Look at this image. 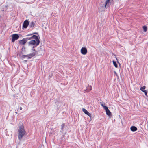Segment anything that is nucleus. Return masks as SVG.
I'll use <instances>...</instances> for the list:
<instances>
[{
    "label": "nucleus",
    "instance_id": "4468645a",
    "mask_svg": "<svg viewBox=\"0 0 148 148\" xmlns=\"http://www.w3.org/2000/svg\"><path fill=\"white\" fill-rule=\"evenodd\" d=\"M55 103L56 105L57 106V107L58 108L60 107L61 105V103H60V102L57 101Z\"/></svg>",
    "mask_w": 148,
    "mask_h": 148
},
{
    "label": "nucleus",
    "instance_id": "dca6fc26",
    "mask_svg": "<svg viewBox=\"0 0 148 148\" xmlns=\"http://www.w3.org/2000/svg\"><path fill=\"white\" fill-rule=\"evenodd\" d=\"M21 57L23 59L25 58L26 57H27V58L28 57V54L26 55H22L21 56Z\"/></svg>",
    "mask_w": 148,
    "mask_h": 148
},
{
    "label": "nucleus",
    "instance_id": "aec40b11",
    "mask_svg": "<svg viewBox=\"0 0 148 148\" xmlns=\"http://www.w3.org/2000/svg\"><path fill=\"white\" fill-rule=\"evenodd\" d=\"M113 64L114 65V66L115 67H118V65L117 64H116V62L115 61H113Z\"/></svg>",
    "mask_w": 148,
    "mask_h": 148
},
{
    "label": "nucleus",
    "instance_id": "f3484780",
    "mask_svg": "<svg viewBox=\"0 0 148 148\" xmlns=\"http://www.w3.org/2000/svg\"><path fill=\"white\" fill-rule=\"evenodd\" d=\"M143 29L144 30V31L145 32L147 31V27L146 26H143Z\"/></svg>",
    "mask_w": 148,
    "mask_h": 148
},
{
    "label": "nucleus",
    "instance_id": "6ab92c4d",
    "mask_svg": "<svg viewBox=\"0 0 148 148\" xmlns=\"http://www.w3.org/2000/svg\"><path fill=\"white\" fill-rule=\"evenodd\" d=\"M82 111L86 114L88 112L84 108L82 109Z\"/></svg>",
    "mask_w": 148,
    "mask_h": 148
},
{
    "label": "nucleus",
    "instance_id": "a211bd4d",
    "mask_svg": "<svg viewBox=\"0 0 148 148\" xmlns=\"http://www.w3.org/2000/svg\"><path fill=\"white\" fill-rule=\"evenodd\" d=\"M100 103H101V105L103 107V108H104V109H105L106 108L105 107H106V108H107V107L105 106V103H104V104H103V103H101V102H100Z\"/></svg>",
    "mask_w": 148,
    "mask_h": 148
},
{
    "label": "nucleus",
    "instance_id": "5701e85b",
    "mask_svg": "<svg viewBox=\"0 0 148 148\" xmlns=\"http://www.w3.org/2000/svg\"><path fill=\"white\" fill-rule=\"evenodd\" d=\"M142 91L145 94L146 96H147V90H144L143 91Z\"/></svg>",
    "mask_w": 148,
    "mask_h": 148
},
{
    "label": "nucleus",
    "instance_id": "39448f33",
    "mask_svg": "<svg viewBox=\"0 0 148 148\" xmlns=\"http://www.w3.org/2000/svg\"><path fill=\"white\" fill-rule=\"evenodd\" d=\"M12 41L14 42L15 40L18 39L19 38V36L18 34H13L12 35Z\"/></svg>",
    "mask_w": 148,
    "mask_h": 148
},
{
    "label": "nucleus",
    "instance_id": "c756f323",
    "mask_svg": "<svg viewBox=\"0 0 148 148\" xmlns=\"http://www.w3.org/2000/svg\"><path fill=\"white\" fill-rule=\"evenodd\" d=\"M18 112H15V113L16 114H17V113H18Z\"/></svg>",
    "mask_w": 148,
    "mask_h": 148
},
{
    "label": "nucleus",
    "instance_id": "412c9836",
    "mask_svg": "<svg viewBox=\"0 0 148 148\" xmlns=\"http://www.w3.org/2000/svg\"><path fill=\"white\" fill-rule=\"evenodd\" d=\"M145 88L146 87L145 86H143L141 87L140 90L141 91H142L144 90L145 89Z\"/></svg>",
    "mask_w": 148,
    "mask_h": 148
},
{
    "label": "nucleus",
    "instance_id": "7c9ffc66",
    "mask_svg": "<svg viewBox=\"0 0 148 148\" xmlns=\"http://www.w3.org/2000/svg\"><path fill=\"white\" fill-rule=\"evenodd\" d=\"M23 54V53L22 52H21V54Z\"/></svg>",
    "mask_w": 148,
    "mask_h": 148
},
{
    "label": "nucleus",
    "instance_id": "f8f14e48",
    "mask_svg": "<svg viewBox=\"0 0 148 148\" xmlns=\"http://www.w3.org/2000/svg\"><path fill=\"white\" fill-rule=\"evenodd\" d=\"M66 125H65L64 123H63L61 125V131L60 132H63V130L65 127L66 126Z\"/></svg>",
    "mask_w": 148,
    "mask_h": 148
},
{
    "label": "nucleus",
    "instance_id": "2eb2a0df",
    "mask_svg": "<svg viewBox=\"0 0 148 148\" xmlns=\"http://www.w3.org/2000/svg\"><path fill=\"white\" fill-rule=\"evenodd\" d=\"M92 89L91 86H88V87L87 88L86 90L87 92H89Z\"/></svg>",
    "mask_w": 148,
    "mask_h": 148
},
{
    "label": "nucleus",
    "instance_id": "f257e3e1",
    "mask_svg": "<svg viewBox=\"0 0 148 148\" xmlns=\"http://www.w3.org/2000/svg\"><path fill=\"white\" fill-rule=\"evenodd\" d=\"M18 132H19L18 138L20 140H21V138L26 133L23 125H21L19 126Z\"/></svg>",
    "mask_w": 148,
    "mask_h": 148
},
{
    "label": "nucleus",
    "instance_id": "f03ea898",
    "mask_svg": "<svg viewBox=\"0 0 148 148\" xmlns=\"http://www.w3.org/2000/svg\"><path fill=\"white\" fill-rule=\"evenodd\" d=\"M29 40H35L36 42V45H39L40 41L38 38V36L33 35L32 36L30 37H28Z\"/></svg>",
    "mask_w": 148,
    "mask_h": 148
},
{
    "label": "nucleus",
    "instance_id": "9b49d317",
    "mask_svg": "<svg viewBox=\"0 0 148 148\" xmlns=\"http://www.w3.org/2000/svg\"><path fill=\"white\" fill-rule=\"evenodd\" d=\"M29 25L30 28H32V29H33L34 27L35 26V25L33 21H32Z\"/></svg>",
    "mask_w": 148,
    "mask_h": 148
},
{
    "label": "nucleus",
    "instance_id": "2f4dec72",
    "mask_svg": "<svg viewBox=\"0 0 148 148\" xmlns=\"http://www.w3.org/2000/svg\"><path fill=\"white\" fill-rule=\"evenodd\" d=\"M1 11H4V10H1Z\"/></svg>",
    "mask_w": 148,
    "mask_h": 148
},
{
    "label": "nucleus",
    "instance_id": "0eeeda50",
    "mask_svg": "<svg viewBox=\"0 0 148 148\" xmlns=\"http://www.w3.org/2000/svg\"><path fill=\"white\" fill-rule=\"evenodd\" d=\"M106 108L105 109V110L106 114L109 116H110L111 115V112L110 111V110L108 109V107L107 108L105 107Z\"/></svg>",
    "mask_w": 148,
    "mask_h": 148
},
{
    "label": "nucleus",
    "instance_id": "b1692460",
    "mask_svg": "<svg viewBox=\"0 0 148 148\" xmlns=\"http://www.w3.org/2000/svg\"><path fill=\"white\" fill-rule=\"evenodd\" d=\"M24 39L26 42H27V41L29 40L28 37H26V38H24Z\"/></svg>",
    "mask_w": 148,
    "mask_h": 148
},
{
    "label": "nucleus",
    "instance_id": "bb28decb",
    "mask_svg": "<svg viewBox=\"0 0 148 148\" xmlns=\"http://www.w3.org/2000/svg\"><path fill=\"white\" fill-rule=\"evenodd\" d=\"M114 73L115 74V75H116L117 76H118V75H117V73L116 72V71H114Z\"/></svg>",
    "mask_w": 148,
    "mask_h": 148
},
{
    "label": "nucleus",
    "instance_id": "393cba45",
    "mask_svg": "<svg viewBox=\"0 0 148 148\" xmlns=\"http://www.w3.org/2000/svg\"><path fill=\"white\" fill-rule=\"evenodd\" d=\"M86 114L88 115L90 117H91V114L88 112V113Z\"/></svg>",
    "mask_w": 148,
    "mask_h": 148
},
{
    "label": "nucleus",
    "instance_id": "c85d7f7f",
    "mask_svg": "<svg viewBox=\"0 0 148 148\" xmlns=\"http://www.w3.org/2000/svg\"><path fill=\"white\" fill-rule=\"evenodd\" d=\"M22 108L21 107H20V110H22Z\"/></svg>",
    "mask_w": 148,
    "mask_h": 148
},
{
    "label": "nucleus",
    "instance_id": "423d86ee",
    "mask_svg": "<svg viewBox=\"0 0 148 148\" xmlns=\"http://www.w3.org/2000/svg\"><path fill=\"white\" fill-rule=\"evenodd\" d=\"M81 53L82 54L85 55L87 52V50L86 48L85 47H82L81 50Z\"/></svg>",
    "mask_w": 148,
    "mask_h": 148
},
{
    "label": "nucleus",
    "instance_id": "20e7f679",
    "mask_svg": "<svg viewBox=\"0 0 148 148\" xmlns=\"http://www.w3.org/2000/svg\"><path fill=\"white\" fill-rule=\"evenodd\" d=\"M29 21L28 20H26L24 21L23 25V29H26L29 25Z\"/></svg>",
    "mask_w": 148,
    "mask_h": 148
},
{
    "label": "nucleus",
    "instance_id": "4be33fe9",
    "mask_svg": "<svg viewBox=\"0 0 148 148\" xmlns=\"http://www.w3.org/2000/svg\"><path fill=\"white\" fill-rule=\"evenodd\" d=\"M21 50L22 51L25 52V47L24 46H23L22 48L21 49Z\"/></svg>",
    "mask_w": 148,
    "mask_h": 148
},
{
    "label": "nucleus",
    "instance_id": "9d476101",
    "mask_svg": "<svg viewBox=\"0 0 148 148\" xmlns=\"http://www.w3.org/2000/svg\"><path fill=\"white\" fill-rule=\"evenodd\" d=\"M130 130L132 131L135 132L137 130V128L136 127L132 126L131 127Z\"/></svg>",
    "mask_w": 148,
    "mask_h": 148
},
{
    "label": "nucleus",
    "instance_id": "a878e982",
    "mask_svg": "<svg viewBox=\"0 0 148 148\" xmlns=\"http://www.w3.org/2000/svg\"><path fill=\"white\" fill-rule=\"evenodd\" d=\"M33 34H29L26 36H30L32 35Z\"/></svg>",
    "mask_w": 148,
    "mask_h": 148
},
{
    "label": "nucleus",
    "instance_id": "7ed1b4c3",
    "mask_svg": "<svg viewBox=\"0 0 148 148\" xmlns=\"http://www.w3.org/2000/svg\"><path fill=\"white\" fill-rule=\"evenodd\" d=\"M28 44L32 45H33V46L32 49V50L34 51H36L34 48L39 45H36V42L35 40H32L28 42Z\"/></svg>",
    "mask_w": 148,
    "mask_h": 148
},
{
    "label": "nucleus",
    "instance_id": "6e6552de",
    "mask_svg": "<svg viewBox=\"0 0 148 148\" xmlns=\"http://www.w3.org/2000/svg\"><path fill=\"white\" fill-rule=\"evenodd\" d=\"M26 43L24 38L22 40H20L19 41V44L20 45H24Z\"/></svg>",
    "mask_w": 148,
    "mask_h": 148
},
{
    "label": "nucleus",
    "instance_id": "ddd939ff",
    "mask_svg": "<svg viewBox=\"0 0 148 148\" xmlns=\"http://www.w3.org/2000/svg\"><path fill=\"white\" fill-rule=\"evenodd\" d=\"M110 0H106L105 2V8H107V6H108V4L109 3Z\"/></svg>",
    "mask_w": 148,
    "mask_h": 148
},
{
    "label": "nucleus",
    "instance_id": "cd10ccee",
    "mask_svg": "<svg viewBox=\"0 0 148 148\" xmlns=\"http://www.w3.org/2000/svg\"><path fill=\"white\" fill-rule=\"evenodd\" d=\"M33 34H38L37 32H35L33 33Z\"/></svg>",
    "mask_w": 148,
    "mask_h": 148
},
{
    "label": "nucleus",
    "instance_id": "1a4fd4ad",
    "mask_svg": "<svg viewBox=\"0 0 148 148\" xmlns=\"http://www.w3.org/2000/svg\"><path fill=\"white\" fill-rule=\"evenodd\" d=\"M36 55V53L34 52H33L32 53H30L28 54V57L27 58L28 59H31L32 57Z\"/></svg>",
    "mask_w": 148,
    "mask_h": 148
}]
</instances>
